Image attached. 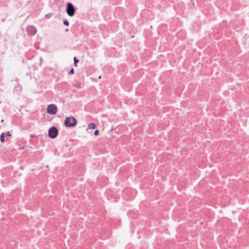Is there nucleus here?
I'll return each instance as SVG.
<instances>
[{
    "mask_svg": "<svg viewBox=\"0 0 249 249\" xmlns=\"http://www.w3.org/2000/svg\"><path fill=\"white\" fill-rule=\"evenodd\" d=\"M73 60H74V63H73L74 66L75 67H77V63L79 62V60L76 58V57H74L73 58Z\"/></svg>",
    "mask_w": 249,
    "mask_h": 249,
    "instance_id": "8",
    "label": "nucleus"
},
{
    "mask_svg": "<svg viewBox=\"0 0 249 249\" xmlns=\"http://www.w3.org/2000/svg\"><path fill=\"white\" fill-rule=\"evenodd\" d=\"M37 32L36 28L32 25L28 26L26 28V32L29 36H34Z\"/></svg>",
    "mask_w": 249,
    "mask_h": 249,
    "instance_id": "5",
    "label": "nucleus"
},
{
    "mask_svg": "<svg viewBox=\"0 0 249 249\" xmlns=\"http://www.w3.org/2000/svg\"><path fill=\"white\" fill-rule=\"evenodd\" d=\"M99 133V131L98 130H96L94 132V134L95 136H97Z\"/></svg>",
    "mask_w": 249,
    "mask_h": 249,
    "instance_id": "11",
    "label": "nucleus"
},
{
    "mask_svg": "<svg viewBox=\"0 0 249 249\" xmlns=\"http://www.w3.org/2000/svg\"><path fill=\"white\" fill-rule=\"evenodd\" d=\"M63 24L66 25V26H68L69 25V21L65 19H64L63 21Z\"/></svg>",
    "mask_w": 249,
    "mask_h": 249,
    "instance_id": "9",
    "label": "nucleus"
},
{
    "mask_svg": "<svg viewBox=\"0 0 249 249\" xmlns=\"http://www.w3.org/2000/svg\"><path fill=\"white\" fill-rule=\"evenodd\" d=\"M74 69L73 68H72L69 72V74H70V75H72L74 73Z\"/></svg>",
    "mask_w": 249,
    "mask_h": 249,
    "instance_id": "10",
    "label": "nucleus"
},
{
    "mask_svg": "<svg viewBox=\"0 0 249 249\" xmlns=\"http://www.w3.org/2000/svg\"><path fill=\"white\" fill-rule=\"evenodd\" d=\"M101 78V76H99V78Z\"/></svg>",
    "mask_w": 249,
    "mask_h": 249,
    "instance_id": "16",
    "label": "nucleus"
},
{
    "mask_svg": "<svg viewBox=\"0 0 249 249\" xmlns=\"http://www.w3.org/2000/svg\"><path fill=\"white\" fill-rule=\"evenodd\" d=\"M57 110V106L54 104H50L47 107V113L51 115L55 114Z\"/></svg>",
    "mask_w": 249,
    "mask_h": 249,
    "instance_id": "4",
    "label": "nucleus"
},
{
    "mask_svg": "<svg viewBox=\"0 0 249 249\" xmlns=\"http://www.w3.org/2000/svg\"><path fill=\"white\" fill-rule=\"evenodd\" d=\"M88 128L89 129H95L96 127L95 124L93 123H89L88 125Z\"/></svg>",
    "mask_w": 249,
    "mask_h": 249,
    "instance_id": "6",
    "label": "nucleus"
},
{
    "mask_svg": "<svg viewBox=\"0 0 249 249\" xmlns=\"http://www.w3.org/2000/svg\"><path fill=\"white\" fill-rule=\"evenodd\" d=\"M76 124V119L73 116L66 118L64 121V124L67 127H73Z\"/></svg>",
    "mask_w": 249,
    "mask_h": 249,
    "instance_id": "1",
    "label": "nucleus"
},
{
    "mask_svg": "<svg viewBox=\"0 0 249 249\" xmlns=\"http://www.w3.org/2000/svg\"><path fill=\"white\" fill-rule=\"evenodd\" d=\"M68 31H69V29H66L65 30V31H66V32H68Z\"/></svg>",
    "mask_w": 249,
    "mask_h": 249,
    "instance_id": "15",
    "label": "nucleus"
},
{
    "mask_svg": "<svg viewBox=\"0 0 249 249\" xmlns=\"http://www.w3.org/2000/svg\"><path fill=\"white\" fill-rule=\"evenodd\" d=\"M4 133H5V135H6V136H11V134L9 131H8L7 132Z\"/></svg>",
    "mask_w": 249,
    "mask_h": 249,
    "instance_id": "13",
    "label": "nucleus"
},
{
    "mask_svg": "<svg viewBox=\"0 0 249 249\" xmlns=\"http://www.w3.org/2000/svg\"><path fill=\"white\" fill-rule=\"evenodd\" d=\"M58 134L57 128L55 126L50 127L48 131V135L52 139L55 138Z\"/></svg>",
    "mask_w": 249,
    "mask_h": 249,
    "instance_id": "3",
    "label": "nucleus"
},
{
    "mask_svg": "<svg viewBox=\"0 0 249 249\" xmlns=\"http://www.w3.org/2000/svg\"><path fill=\"white\" fill-rule=\"evenodd\" d=\"M5 133H2L0 135V142H4L5 141Z\"/></svg>",
    "mask_w": 249,
    "mask_h": 249,
    "instance_id": "7",
    "label": "nucleus"
},
{
    "mask_svg": "<svg viewBox=\"0 0 249 249\" xmlns=\"http://www.w3.org/2000/svg\"><path fill=\"white\" fill-rule=\"evenodd\" d=\"M67 14L70 17H72L74 15L75 12V8L71 2H68L66 5V9Z\"/></svg>",
    "mask_w": 249,
    "mask_h": 249,
    "instance_id": "2",
    "label": "nucleus"
},
{
    "mask_svg": "<svg viewBox=\"0 0 249 249\" xmlns=\"http://www.w3.org/2000/svg\"><path fill=\"white\" fill-rule=\"evenodd\" d=\"M34 136H35V135H34V134H31V135H30V137H32V138L34 137Z\"/></svg>",
    "mask_w": 249,
    "mask_h": 249,
    "instance_id": "14",
    "label": "nucleus"
},
{
    "mask_svg": "<svg viewBox=\"0 0 249 249\" xmlns=\"http://www.w3.org/2000/svg\"><path fill=\"white\" fill-rule=\"evenodd\" d=\"M51 16H52L51 14H48L45 15V17L47 18H50L51 17Z\"/></svg>",
    "mask_w": 249,
    "mask_h": 249,
    "instance_id": "12",
    "label": "nucleus"
}]
</instances>
